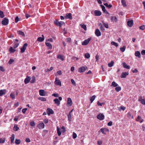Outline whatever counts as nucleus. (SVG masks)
<instances>
[{
    "label": "nucleus",
    "mask_w": 145,
    "mask_h": 145,
    "mask_svg": "<svg viewBox=\"0 0 145 145\" xmlns=\"http://www.w3.org/2000/svg\"><path fill=\"white\" fill-rule=\"evenodd\" d=\"M62 100V98L61 97H59L58 99L56 98L54 100L55 103L57 105V106H59L60 104V101Z\"/></svg>",
    "instance_id": "1"
},
{
    "label": "nucleus",
    "mask_w": 145,
    "mask_h": 145,
    "mask_svg": "<svg viewBox=\"0 0 145 145\" xmlns=\"http://www.w3.org/2000/svg\"><path fill=\"white\" fill-rule=\"evenodd\" d=\"M54 24L58 26L61 27L63 25L65 24V23L63 21L59 22L57 20L54 22Z\"/></svg>",
    "instance_id": "2"
},
{
    "label": "nucleus",
    "mask_w": 145,
    "mask_h": 145,
    "mask_svg": "<svg viewBox=\"0 0 145 145\" xmlns=\"http://www.w3.org/2000/svg\"><path fill=\"white\" fill-rule=\"evenodd\" d=\"M54 84L56 85L61 86V83L60 80L57 77L55 78V80L54 81Z\"/></svg>",
    "instance_id": "3"
},
{
    "label": "nucleus",
    "mask_w": 145,
    "mask_h": 145,
    "mask_svg": "<svg viewBox=\"0 0 145 145\" xmlns=\"http://www.w3.org/2000/svg\"><path fill=\"white\" fill-rule=\"evenodd\" d=\"M88 69V67H82L78 69V72H79L81 73L84 72Z\"/></svg>",
    "instance_id": "4"
},
{
    "label": "nucleus",
    "mask_w": 145,
    "mask_h": 145,
    "mask_svg": "<svg viewBox=\"0 0 145 145\" xmlns=\"http://www.w3.org/2000/svg\"><path fill=\"white\" fill-rule=\"evenodd\" d=\"M8 19L5 18L3 19V20L1 22L2 24L4 25H7L8 23Z\"/></svg>",
    "instance_id": "5"
},
{
    "label": "nucleus",
    "mask_w": 145,
    "mask_h": 145,
    "mask_svg": "<svg viewBox=\"0 0 145 145\" xmlns=\"http://www.w3.org/2000/svg\"><path fill=\"white\" fill-rule=\"evenodd\" d=\"M104 116L102 114H99L97 116V118L100 120H102L104 118Z\"/></svg>",
    "instance_id": "6"
},
{
    "label": "nucleus",
    "mask_w": 145,
    "mask_h": 145,
    "mask_svg": "<svg viewBox=\"0 0 145 145\" xmlns=\"http://www.w3.org/2000/svg\"><path fill=\"white\" fill-rule=\"evenodd\" d=\"M39 95L41 96H45L46 94L45 91L43 89H40L39 91Z\"/></svg>",
    "instance_id": "7"
},
{
    "label": "nucleus",
    "mask_w": 145,
    "mask_h": 145,
    "mask_svg": "<svg viewBox=\"0 0 145 145\" xmlns=\"http://www.w3.org/2000/svg\"><path fill=\"white\" fill-rule=\"evenodd\" d=\"M45 125L44 123H40L38 124L37 127L40 129H43Z\"/></svg>",
    "instance_id": "8"
},
{
    "label": "nucleus",
    "mask_w": 145,
    "mask_h": 145,
    "mask_svg": "<svg viewBox=\"0 0 145 145\" xmlns=\"http://www.w3.org/2000/svg\"><path fill=\"white\" fill-rule=\"evenodd\" d=\"M27 46V43L25 44L22 47V48L21 49V53H23L24 52L25 50L26 49V47Z\"/></svg>",
    "instance_id": "9"
},
{
    "label": "nucleus",
    "mask_w": 145,
    "mask_h": 145,
    "mask_svg": "<svg viewBox=\"0 0 145 145\" xmlns=\"http://www.w3.org/2000/svg\"><path fill=\"white\" fill-rule=\"evenodd\" d=\"M91 40V38H89L87 39H86L82 43V45H87L89 42Z\"/></svg>",
    "instance_id": "10"
},
{
    "label": "nucleus",
    "mask_w": 145,
    "mask_h": 145,
    "mask_svg": "<svg viewBox=\"0 0 145 145\" xmlns=\"http://www.w3.org/2000/svg\"><path fill=\"white\" fill-rule=\"evenodd\" d=\"M129 72H123L122 73L121 75V78H125L129 74Z\"/></svg>",
    "instance_id": "11"
},
{
    "label": "nucleus",
    "mask_w": 145,
    "mask_h": 145,
    "mask_svg": "<svg viewBox=\"0 0 145 145\" xmlns=\"http://www.w3.org/2000/svg\"><path fill=\"white\" fill-rule=\"evenodd\" d=\"M46 112L48 115L49 116L50 115V114H53L54 113V111L52 109L49 108L47 109Z\"/></svg>",
    "instance_id": "12"
},
{
    "label": "nucleus",
    "mask_w": 145,
    "mask_h": 145,
    "mask_svg": "<svg viewBox=\"0 0 145 145\" xmlns=\"http://www.w3.org/2000/svg\"><path fill=\"white\" fill-rule=\"evenodd\" d=\"M110 19L112 21L114 22H116L118 21L117 17L115 16H111Z\"/></svg>",
    "instance_id": "13"
},
{
    "label": "nucleus",
    "mask_w": 145,
    "mask_h": 145,
    "mask_svg": "<svg viewBox=\"0 0 145 145\" xmlns=\"http://www.w3.org/2000/svg\"><path fill=\"white\" fill-rule=\"evenodd\" d=\"M65 18L66 19H69L70 20H71L72 19V14L71 13H67L65 16Z\"/></svg>",
    "instance_id": "14"
},
{
    "label": "nucleus",
    "mask_w": 145,
    "mask_h": 145,
    "mask_svg": "<svg viewBox=\"0 0 145 145\" xmlns=\"http://www.w3.org/2000/svg\"><path fill=\"white\" fill-rule=\"evenodd\" d=\"M127 25L129 27H131L133 24V21L132 20H128L127 22Z\"/></svg>",
    "instance_id": "15"
},
{
    "label": "nucleus",
    "mask_w": 145,
    "mask_h": 145,
    "mask_svg": "<svg viewBox=\"0 0 145 145\" xmlns=\"http://www.w3.org/2000/svg\"><path fill=\"white\" fill-rule=\"evenodd\" d=\"M31 80V77L29 76H27L26 78L25 79L24 82L25 84L28 83Z\"/></svg>",
    "instance_id": "16"
},
{
    "label": "nucleus",
    "mask_w": 145,
    "mask_h": 145,
    "mask_svg": "<svg viewBox=\"0 0 145 145\" xmlns=\"http://www.w3.org/2000/svg\"><path fill=\"white\" fill-rule=\"evenodd\" d=\"M94 14L95 16H100L101 15V12L100 11L95 10L94 12Z\"/></svg>",
    "instance_id": "17"
},
{
    "label": "nucleus",
    "mask_w": 145,
    "mask_h": 145,
    "mask_svg": "<svg viewBox=\"0 0 145 145\" xmlns=\"http://www.w3.org/2000/svg\"><path fill=\"white\" fill-rule=\"evenodd\" d=\"M95 34L97 37H99L101 35V33L98 29L95 30Z\"/></svg>",
    "instance_id": "18"
},
{
    "label": "nucleus",
    "mask_w": 145,
    "mask_h": 145,
    "mask_svg": "<svg viewBox=\"0 0 145 145\" xmlns=\"http://www.w3.org/2000/svg\"><path fill=\"white\" fill-rule=\"evenodd\" d=\"M7 92L6 89H1L0 90V96H1L3 95H5Z\"/></svg>",
    "instance_id": "19"
},
{
    "label": "nucleus",
    "mask_w": 145,
    "mask_h": 145,
    "mask_svg": "<svg viewBox=\"0 0 145 145\" xmlns=\"http://www.w3.org/2000/svg\"><path fill=\"white\" fill-rule=\"evenodd\" d=\"M67 104L69 105L70 106H71L72 105V101L70 97H69L67 99Z\"/></svg>",
    "instance_id": "20"
},
{
    "label": "nucleus",
    "mask_w": 145,
    "mask_h": 145,
    "mask_svg": "<svg viewBox=\"0 0 145 145\" xmlns=\"http://www.w3.org/2000/svg\"><path fill=\"white\" fill-rule=\"evenodd\" d=\"M42 37H39L37 39L38 41L41 42L44 40V36L43 35H42Z\"/></svg>",
    "instance_id": "21"
},
{
    "label": "nucleus",
    "mask_w": 145,
    "mask_h": 145,
    "mask_svg": "<svg viewBox=\"0 0 145 145\" xmlns=\"http://www.w3.org/2000/svg\"><path fill=\"white\" fill-rule=\"evenodd\" d=\"M101 7L102 8V10L103 11L105 12V13H106V14H109V13L105 9V7L103 5H101Z\"/></svg>",
    "instance_id": "22"
},
{
    "label": "nucleus",
    "mask_w": 145,
    "mask_h": 145,
    "mask_svg": "<svg viewBox=\"0 0 145 145\" xmlns=\"http://www.w3.org/2000/svg\"><path fill=\"white\" fill-rule=\"evenodd\" d=\"M135 55L136 56L138 57V58H140L141 57L140 53L138 51H137L135 52Z\"/></svg>",
    "instance_id": "23"
},
{
    "label": "nucleus",
    "mask_w": 145,
    "mask_h": 145,
    "mask_svg": "<svg viewBox=\"0 0 145 145\" xmlns=\"http://www.w3.org/2000/svg\"><path fill=\"white\" fill-rule=\"evenodd\" d=\"M122 65L123 67L126 69H129L130 68V67L129 66L127 65L125 62H123L122 63Z\"/></svg>",
    "instance_id": "24"
},
{
    "label": "nucleus",
    "mask_w": 145,
    "mask_h": 145,
    "mask_svg": "<svg viewBox=\"0 0 145 145\" xmlns=\"http://www.w3.org/2000/svg\"><path fill=\"white\" fill-rule=\"evenodd\" d=\"M45 44L50 49L52 48V46L50 43L49 42H46Z\"/></svg>",
    "instance_id": "25"
},
{
    "label": "nucleus",
    "mask_w": 145,
    "mask_h": 145,
    "mask_svg": "<svg viewBox=\"0 0 145 145\" xmlns=\"http://www.w3.org/2000/svg\"><path fill=\"white\" fill-rule=\"evenodd\" d=\"M9 51L11 53H13L16 51V50L14 49L12 47H11L9 48Z\"/></svg>",
    "instance_id": "26"
},
{
    "label": "nucleus",
    "mask_w": 145,
    "mask_h": 145,
    "mask_svg": "<svg viewBox=\"0 0 145 145\" xmlns=\"http://www.w3.org/2000/svg\"><path fill=\"white\" fill-rule=\"evenodd\" d=\"M121 3L122 5L124 7H125L127 6V5L126 3V2L125 0H122L121 1Z\"/></svg>",
    "instance_id": "27"
},
{
    "label": "nucleus",
    "mask_w": 145,
    "mask_h": 145,
    "mask_svg": "<svg viewBox=\"0 0 145 145\" xmlns=\"http://www.w3.org/2000/svg\"><path fill=\"white\" fill-rule=\"evenodd\" d=\"M57 129L58 135L59 136H60V135H61V131H60V129L59 128V127H57Z\"/></svg>",
    "instance_id": "28"
},
{
    "label": "nucleus",
    "mask_w": 145,
    "mask_h": 145,
    "mask_svg": "<svg viewBox=\"0 0 145 145\" xmlns=\"http://www.w3.org/2000/svg\"><path fill=\"white\" fill-rule=\"evenodd\" d=\"M19 129V128L18 127L17 125H15L13 128V130L15 131H17Z\"/></svg>",
    "instance_id": "29"
},
{
    "label": "nucleus",
    "mask_w": 145,
    "mask_h": 145,
    "mask_svg": "<svg viewBox=\"0 0 145 145\" xmlns=\"http://www.w3.org/2000/svg\"><path fill=\"white\" fill-rule=\"evenodd\" d=\"M10 97L12 99H14L15 98L14 93L13 92H12L10 95Z\"/></svg>",
    "instance_id": "30"
},
{
    "label": "nucleus",
    "mask_w": 145,
    "mask_h": 145,
    "mask_svg": "<svg viewBox=\"0 0 145 145\" xmlns=\"http://www.w3.org/2000/svg\"><path fill=\"white\" fill-rule=\"evenodd\" d=\"M99 25L100 27V30L103 31H104L105 30V29L104 28L102 25L100 23L99 24Z\"/></svg>",
    "instance_id": "31"
},
{
    "label": "nucleus",
    "mask_w": 145,
    "mask_h": 145,
    "mask_svg": "<svg viewBox=\"0 0 145 145\" xmlns=\"http://www.w3.org/2000/svg\"><path fill=\"white\" fill-rule=\"evenodd\" d=\"M114 63L113 61H112L110 63H109L108 64V66L109 67H111L113 66L114 65Z\"/></svg>",
    "instance_id": "32"
},
{
    "label": "nucleus",
    "mask_w": 145,
    "mask_h": 145,
    "mask_svg": "<svg viewBox=\"0 0 145 145\" xmlns=\"http://www.w3.org/2000/svg\"><path fill=\"white\" fill-rule=\"evenodd\" d=\"M15 136L14 134H12L10 137L11 142V143L14 142V139Z\"/></svg>",
    "instance_id": "33"
},
{
    "label": "nucleus",
    "mask_w": 145,
    "mask_h": 145,
    "mask_svg": "<svg viewBox=\"0 0 145 145\" xmlns=\"http://www.w3.org/2000/svg\"><path fill=\"white\" fill-rule=\"evenodd\" d=\"M96 97V96L95 95L91 97L90 99L91 101V103H92L93 101L95 100Z\"/></svg>",
    "instance_id": "34"
},
{
    "label": "nucleus",
    "mask_w": 145,
    "mask_h": 145,
    "mask_svg": "<svg viewBox=\"0 0 145 145\" xmlns=\"http://www.w3.org/2000/svg\"><path fill=\"white\" fill-rule=\"evenodd\" d=\"M104 5L106 7H107L108 8H110L112 7V5L110 4L108 5L107 3H104Z\"/></svg>",
    "instance_id": "35"
},
{
    "label": "nucleus",
    "mask_w": 145,
    "mask_h": 145,
    "mask_svg": "<svg viewBox=\"0 0 145 145\" xmlns=\"http://www.w3.org/2000/svg\"><path fill=\"white\" fill-rule=\"evenodd\" d=\"M57 58L61 59L62 61L64 60L63 56L61 55H59L57 56Z\"/></svg>",
    "instance_id": "36"
},
{
    "label": "nucleus",
    "mask_w": 145,
    "mask_h": 145,
    "mask_svg": "<svg viewBox=\"0 0 145 145\" xmlns=\"http://www.w3.org/2000/svg\"><path fill=\"white\" fill-rule=\"evenodd\" d=\"M17 32H18V33L20 35H21L22 36H25V34H24V32H23L22 31H17Z\"/></svg>",
    "instance_id": "37"
},
{
    "label": "nucleus",
    "mask_w": 145,
    "mask_h": 145,
    "mask_svg": "<svg viewBox=\"0 0 145 145\" xmlns=\"http://www.w3.org/2000/svg\"><path fill=\"white\" fill-rule=\"evenodd\" d=\"M38 99L42 101H46V98L44 97H40L38 98Z\"/></svg>",
    "instance_id": "38"
},
{
    "label": "nucleus",
    "mask_w": 145,
    "mask_h": 145,
    "mask_svg": "<svg viewBox=\"0 0 145 145\" xmlns=\"http://www.w3.org/2000/svg\"><path fill=\"white\" fill-rule=\"evenodd\" d=\"M4 16L5 15L4 14L3 12L0 10V17L1 18H3Z\"/></svg>",
    "instance_id": "39"
},
{
    "label": "nucleus",
    "mask_w": 145,
    "mask_h": 145,
    "mask_svg": "<svg viewBox=\"0 0 145 145\" xmlns=\"http://www.w3.org/2000/svg\"><path fill=\"white\" fill-rule=\"evenodd\" d=\"M111 44L112 45L115 46L116 47H118V43L114 41H112L111 42Z\"/></svg>",
    "instance_id": "40"
},
{
    "label": "nucleus",
    "mask_w": 145,
    "mask_h": 145,
    "mask_svg": "<svg viewBox=\"0 0 145 145\" xmlns=\"http://www.w3.org/2000/svg\"><path fill=\"white\" fill-rule=\"evenodd\" d=\"M21 142V140H20L16 139L15 141V142L16 144H20Z\"/></svg>",
    "instance_id": "41"
},
{
    "label": "nucleus",
    "mask_w": 145,
    "mask_h": 145,
    "mask_svg": "<svg viewBox=\"0 0 145 145\" xmlns=\"http://www.w3.org/2000/svg\"><path fill=\"white\" fill-rule=\"evenodd\" d=\"M35 77L33 76L32 77V80L30 82L31 83H34L35 82Z\"/></svg>",
    "instance_id": "42"
},
{
    "label": "nucleus",
    "mask_w": 145,
    "mask_h": 145,
    "mask_svg": "<svg viewBox=\"0 0 145 145\" xmlns=\"http://www.w3.org/2000/svg\"><path fill=\"white\" fill-rule=\"evenodd\" d=\"M5 141V138H0V143H3Z\"/></svg>",
    "instance_id": "43"
},
{
    "label": "nucleus",
    "mask_w": 145,
    "mask_h": 145,
    "mask_svg": "<svg viewBox=\"0 0 145 145\" xmlns=\"http://www.w3.org/2000/svg\"><path fill=\"white\" fill-rule=\"evenodd\" d=\"M126 48V46H124L123 47L120 48V50L122 52H123L125 51Z\"/></svg>",
    "instance_id": "44"
},
{
    "label": "nucleus",
    "mask_w": 145,
    "mask_h": 145,
    "mask_svg": "<svg viewBox=\"0 0 145 145\" xmlns=\"http://www.w3.org/2000/svg\"><path fill=\"white\" fill-rule=\"evenodd\" d=\"M112 86L114 87H116L118 86V84L115 82H113L112 84Z\"/></svg>",
    "instance_id": "45"
},
{
    "label": "nucleus",
    "mask_w": 145,
    "mask_h": 145,
    "mask_svg": "<svg viewBox=\"0 0 145 145\" xmlns=\"http://www.w3.org/2000/svg\"><path fill=\"white\" fill-rule=\"evenodd\" d=\"M85 57L86 58L88 59L90 57V54L88 53H86L85 54Z\"/></svg>",
    "instance_id": "46"
},
{
    "label": "nucleus",
    "mask_w": 145,
    "mask_h": 145,
    "mask_svg": "<svg viewBox=\"0 0 145 145\" xmlns=\"http://www.w3.org/2000/svg\"><path fill=\"white\" fill-rule=\"evenodd\" d=\"M121 88L120 86H118V87H116L115 88V90L117 91V92H119L121 90Z\"/></svg>",
    "instance_id": "47"
},
{
    "label": "nucleus",
    "mask_w": 145,
    "mask_h": 145,
    "mask_svg": "<svg viewBox=\"0 0 145 145\" xmlns=\"http://www.w3.org/2000/svg\"><path fill=\"white\" fill-rule=\"evenodd\" d=\"M81 27L83 28L84 29V30H86V25L84 24L83 25H80Z\"/></svg>",
    "instance_id": "48"
},
{
    "label": "nucleus",
    "mask_w": 145,
    "mask_h": 145,
    "mask_svg": "<svg viewBox=\"0 0 145 145\" xmlns=\"http://www.w3.org/2000/svg\"><path fill=\"white\" fill-rule=\"evenodd\" d=\"M139 28L140 29L144 30L145 29V26L144 25H143L142 26H140Z\"/></svg>",
    "instance_id": "49"
},
{
    "label": "nucleus",
    "mask_w": 145,
    "mask_h": 145,
    "mask_svg": "<svg viewBox=\"0 0 145 145\" xmlns=\"http://www.w3.org/2000/svg\"><path fill=\"white\" fill-rule=\"evenodd\" d=\"M68 118L69 120L70 121H71V114L69 113V114L68 115Z\"/></svg>",
    "instance_id": "50"
},
{
    "label": "nucleus",
    "mask_w": 145,
    "mask_h": 145,
    "mask_svg": "<svg viewBox=\"0 0 145 145\" xmlns=\"http://www.w3.org/2000/svg\"><path fill=\"white\" fill-rule=\"evenodd\" d=\"M19 45V44L18 43H15L14 46V48H17Z\"/></svg>",
    "instance_id": "51"
},
{
    "label": "nucleus",
    "mask_w": 145,
    "mask_h": 145,
    "mask_svg": "<svg viewBox=\"0 0 145 145\" xmlns=\"http://www.w3.org/2000/svg\"><path fill=\"white\" fill-rule=\"evenodd\" d=\"M30 125L32 126H34L35 125V123L34 121H32L30 122Z\"/></svg>",
    "instance_id": "52"
},
{
    "label": "nucleus",
    "mask_w": 145,
    "mask_h": 145,
    "mask_svg": "<svg viewBox=\"0 0 145 145\" xmlns=\"http://www.w3.org/2000/svg\"><path fill=\"white\" fill-rule=\"evenodd\" d=\"M103 25L106 28H108V23H103Z\"/></svg>",
    "instance_id": "53"
},
{
    "label": "nucleus",
    "mask_w": 145,
    "mask_h": 145,
    "mask_svg": "<svg viewBox=\"0 0 145 145\" xmlns=\"http://www.w3.org/2000/svg\"><path fill=\"white\" fill-rule=\"evenodd\" d=\"M77 137V135L75 133L73 132L72 134V137L74 139H75Z\"/></svg>",
    "instance_id": "54"
},
{
    "label": "nucleus",
    "mask_w": 145,
    "mask_h": 145,
    "mask_svg": "<svg viewBox=\"0 0 145 145\" xmlns=\"http://www.w3.org/2000/svg\"><path fill=\"white\" fill-rule=\"evenodd\" d=\"M71 40V39L70 38H67L66 40V41L67 42H70Z\"/></svg>",
    "instance_id": "55"
},
{
    "label": "nucleus",
    "mask_w": 145,
    "mask_h": 145,
    "mask_svg": "<svg viewBox=\"0 0 145 145\" xmlns=\"http://www.w3.org/2000/svg\"><path fill=\"white\" fill-rule=\"evenodd\" d=\"M57 74H56V76L57 75H60L62 74V73L61 71H59L57 72Z\"/></svg>",
    "instance_id": "56"
},
{
    "label": "nucleus",
    "mask_w": 145,
    "mask_h": 145,
    "mask_svg": "<svg viewBox=\"0 0 145 145\" xmlns=\"http://www.w3.org/2000/svg\"><path fill=\"white\" fill-rule=\"evenodd\" d=\"M100 131L102 133H103L106 135V133H105V130L104 128H101L100 129Z\"/></svg>",
    "instance_id": "57"
},
{
    "label": "nucleus",
    "mask_w": 145,
    "mask_h": 145,
    "mask_svg": "<svg viewBox=\"0 0 145 145\" xmlns=\"http://www.w3.org/2000/svg\"><path fill=\"white\" fill-rule=\"evenodd\" d=\"M52 96L57 97H59V94L57 93H54L52 94Z\"/></svg>",
    "instance_id": "58"
},
{
    "label": "nucleus",
    "mask_w": 145,
    "mask_h": 145,
    "mask_svg": "<svg viewBox=\"0 0 145 145\" xmlns=\"http://www.w3.org/2000/svg\"><path fill=\"white\" fill-rule=\"evenodd\" d=\"M71 81L72 84L74 85L75 86L76 85L75 82L74 81V80L73 79H71Z\"/></svg>",
    "instance_id": "59"
},
{
    "label": "nucleus",
    "mask_w": 145,
    "mask_h": 145,
    "mask_svg": "<svg viewBox=\"0 0 145 145\" xmlns=\"http://www.w3.org/2000/svg\"><path fill=\"white\" fill-rule=\"evenodd\" d=\"M53 69H54L53 67H51L50 68V69H47L46 70V71H48V72L50 71H51Z\"/></svg>",
    "instance_id": "60"
},
{
    "label": "nucleus",
    "mask_w": 145,
    "mask_h": 145,
    "mask_svg": "<svg viewBox=\"0 0 145 145\" xmlns=\"http://www.w3.org/2000/svg\"><path fill=\"white\" fill-rule=\"evenodd\" d=\"M19 21V18L18 16H16L15 18V22L16 23L17 22Z\"/></svg>",
    "instance_id": "61"
},
{
    "label": "nucleus",
    "mask_w": 145,
    "mask_h": 145,
    "mask_svg": "<svg viewBox=\"0 0 145 145\" xmlns=\"http://www.w3.org/2000/svg\"><path fill=\"white\" fill-rule=\"evenodd\" d=\"M141 103L144 105H145V101L144 99H141Z\"/></svg>",
    "instance_id": "62"
},
{
    "label": "nucleus",
    "mask_w": 145,
    "mask_h": 145,
    "mask_svg": "<svg viewBox=\"0 0 145 145\" xmlns=\"http://www.w3.org/2000/svg\"><path fill=\"white\" fill-rule=\"evenodd\" d=\"M0 70L2 71H4L5 69L3 67L0 66Z\"/></svg>",
    "instance_id": "63"
},
{
    "label": "nucleus",
    "mask_w": 145,
    "mask_h": 145,
    "mask_svg": "<svg viewBox=\"0 0 145 145\" xmlns=\"http://www.w3.org/2000/svg\"><path fill=\"white\" fill-rule=\"evenodd\" d=\"M141 54L142 55H145V50H143L141 52Z\"/></svg>",
    "instance_id": "64"
}]
</instances>
